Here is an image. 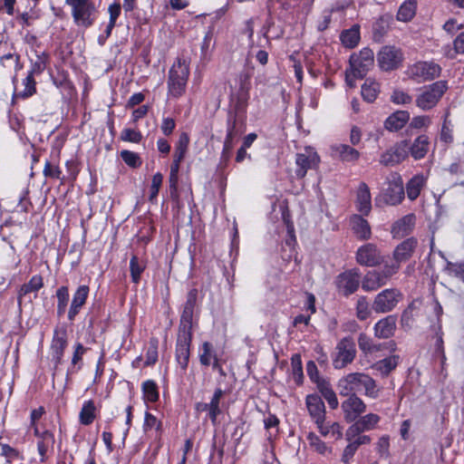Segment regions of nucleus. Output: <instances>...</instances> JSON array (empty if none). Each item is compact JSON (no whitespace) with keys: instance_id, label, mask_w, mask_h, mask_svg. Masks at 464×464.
<instances>
[{"instance_id":"obj_1","label":"nucleus","mask_w":464,"mask_h":464,"mask_svg":"<svg viewBox=\"0 0 464 464\" xmlns=\"http://www.w3.org/2000/svg\"><path fill=\"white\" fill-rule=\"evenodd\" d=\"M189 73V63L184 58H177L168 73L169 98L179 99L186 92Z\"/></svg>"},{"instance_id":"obj_2","label":"nucleus","mask_w":464,"mask_h":464,"mask_svg":"<svg viewBox=\"0 0 464 464\" xmlns=\"http://www.w3.org/2000/svg\"><path fill=\"white\" fill-rule=\"evenodd\" d=\"M405 196L403 181L398 173L394 172L387 177L384 187L380 195L375 198L377 206L381 203L390 206L400 204Z\"/></svg>"},{"instance_id":"obj_3","label":"nucleus","mask_w":464,"mask_h":464,"mask_svg":"<svg viewBox=\"0 0 464 464\" xmlns=\"http://www.w3.org/2000/svg\"><path fill=\"white\" fill-rule=\"evenodd\" d=\"M71 7L72 17L77 26L89 28L96 20V6L92 0H65Z\"/></svg>"},{"instance_id":"obj_4","label":"nucleus","mask_w":464,"mask_h":464,"mask_svg":"<svg viewBox=\"0 0 464 464\" xmlns=\"http://www.w3.org/2000/svg\"><path fill=\"white\" fill-rule=\"evenodd\" d=\"M449 86L447 81H437L424 86L415 99L418 108L422 111H430L437 106Z\"/></svg>"},{"instance_id":"obj_5","label":"nucleus","mask_w":464,"mask_h":464,"mask_svg":"<svg viewBox=\"0 0 464 464\" xmlns=\"http://www.w3.org/2000/svg\"><path fill=\"white\" fill-rule=\"evenodd\" d=\"M334 285L339 295L345 297L354 294L361 285V272L353 267L340 273L334 279Z\"/></svg>"},{"instance_id":"obj_6","label":"nucleus","mask_w":464,"mask_h":464,"mask_svg":"<svg viewBox=\"0 0 464 464\" xmlns=\"http://www.w3.org/2000/svg\"><path fill=\"white\" fill-rule=\"evenodd\" d=\"M440 64L432 61H421L415 63L408 68V75L411 79L418 82H430L440 77L441 73Z\"/></svg>"},{"instance_id":"obj_7","label":"nucleus","mask_w":464,"mask_h":464,"mask_svg":"<svg viewBox=\"0 0 464 464\" xmlns=\"http://www.w3.org/2000/svg\"><path fill=\"white\" fill-rule=\"evenodd\" d=\"M356 356V347L351 336L342 338L335 347L333 355V366L334 369H343L352 363Z\"/></svg>"},{"instance_id":"obj_8","label":"nucleus","mask_w":464,"mask_h":464,"mask_svg":"<svg viewBox=\"0 0 464 464\" xmlns=\"http://www.w3.org/2000/svg\"><path fill=\"white\" fill-rule=\"evenodd\" d=\"M401 299L402 294L399 289H384L375 296L372 303V309L378 314L389 313L397 306Z\"/></svg>"},{"instance_id":"obj_9","label":"nucleus","mask_w":464,"mask_h":464,"mask_svg":"<svg viewBox=\"0 0 464 464\" xmlns=\"http://www.w3.org/2000/svg\"><path fill=\"white\" fill-rule=\"evenodd\" d=\"M374 63V53L370 48L362 49L350 57V69L353 77L363 78Z\"/></svg>"},{"instance_id":"obj_10","label":"nucleus","mask_w":464,"mask_h":464,"mask_svg":"<svg viewBox=\"0 0 464 464\" xmlns=\"http://www.w3.org/2000/svg\"><path fill=\"white\" fill-rule=\"evenodd\" d=\"M67 345L68 333L66 327L63 325L56 326L53 330L50 346V353L54 368H57L62 363Z\"/></svg>"},{"instance_id":"obj_11","label":"nucleus","mask_w":464,"mask_h":464,"mask_svg":"<svg viewBox=\"0 0 464 464\" xmlns=\"http://www.w3.org/2000/svg\"><path fill=\"white\" fill-rule=\"evenodd\" d=\"M192 336L178 334L175 346V362L177 363V372L183 376L188 369L190 358Z\"/></svg>"},{"instance_id":"obj_12","label":"nucleus","mask_w":464,"mask_h":464,"mask_svg":"<svg viewBox=\"0 0 464 464\" xmlns=\"http://www.w3.org/2000/svg\"><path fill=\"white\" fill-rule=\"evenodd\" d=\"M409 156V140H403L385 150L380 157V163L384 166H394Z\"/></svg>"},{"instance_id":"obj_13","label":"nucleus","mask_w":464,"mask_h":464,"mask_svg":"<svg viewBox=\"0 0 464 464\" xmlns=\"http://www.w3.org/2000/svg\"><path fill=\"white\" fill-rule=\"evenodd\" d=\"M356 262L362 266L373 267L382 263V256L376 245L367 243L361 246L355 253Z\"/></svg>"},{"instance_id":"obj_14","label":"nucleus","mask_w":464,"mask_h":464,"mask_svg":"<svg viewBox=\"0 0 464 464\" xmlns=\"http://www.w3.org/2000/svg\"><path fill=\"white\" fill-rule=\"evenodd\" d=\"M320 158L316 151L312 148H305L304 152L296 154L295 157V176L298 179H303L309 169H314L318 166Z\"/></svg>"},{"instance_id":"obj_15","label":"nucleus","mask_w":464,"mask_h":464,"mask_svg":"<svg viewBox=\"0 0 464 464\" xmlns=\"http://www.w3.org/2000/svg\"><path fill=\"white\" fill-rule=\"evenodd\" d=\"M365 376L366 374L362 372H353L341 378L337 385L340 395L348 396L362 392Z\"/></svg>"},{"instance_id":"obj_16","label":"nucleus","mask_w":464,"mask_h":464,"mask_svg":"<svg viewBox=\"0 0 464 464\" xmlns=\"http://www.w3.org/2000/svg\"><path fill=\"white\" fill-rule=\"evenodd\" d=\"M402 53L394 46H384L378 53L377 61L383 71L396 69L402 62Z\"/></svg>"},{"instance_id":"obj_17","label":"nucleus","mask_w":464,"mask_h":464,"mask_svg":"<svg viewBox=\"0 0 464 464\" xmlns=\"http://www.w3.org/2000/svg\"><path fill=\"white\" fill-rule=\"evenodd\" d=\"M380 420V416L375 413H368L361 417L346 430V440H351V439L356 435L373 430L379 423Z\"/></svg>"},{"instance_id":"obj_18","label":"nucleus","mask_w":464,"mask_h":464,"mask_svg":"<svg viewBox=\"0 0 464 464\" xmlns=\"http://www.w3.org/2000/svg\"><path fill=\"white\" fill-rule=\"evenodd\" d=\"M342 402L344 419L348 422L354 421L366 411V404L356 394L348 395Z\"/></svg>"},{"instance_id":"obj_19","label":"nucleus","mask_w":464,"mask_h":464,"mask_svg":"<svg viewBox=\"0 0 464 464\" xmlns=\"http://www.w3.org/2000/svg\"><path fill=\"white\" fill-rule=\"evenodd\" d=\"M90 287L86 285L78 286L72 295L67 318L70 322L74 321L77 314L80 313L83 305L85 304L89 296Z\"/></svg>"},{"instance_id":"obj_20","label":"nucleus","mask_w":464,"mask_h":464,"mask_svg":"<svg viewBox=\"0 0 464 464\" xmlns=\"http://www.w3.org/2000/svg\"><path fill=\"white\" fill-rule=\"evenodd\" d=\"M223 352L219 353L212 343L203 342L198 351L199 362L204 367H208L222 357Z\"/></svg>"},{"instance_id":"obj_21","label":"nucleus","mask_w":464,"mask_h":464,"mask_svg":"<svg viewBox=\"0 0 464 464\" xmlns=\"http://www.w3.org/2000/svg\"><path fill=\"white\" fill-rule=\"evenodd\" d=\"M305 404L310 417L314 422L325 418V406L322 398L317 394H309L306 396Z\"/></svg>"},{"instance_id":"obj_22","label":"nucleus","mask_w":464,"mask_h":464,"mask_svg":"<svg viewBox=\"0 0 464 464\" xmlns=\"http://www.w3.org/2000/svg\"><path fill=\"white\" fill-rule=\"evenodd\" d=\"M417 245L418 241L415 237H409L402 241L393 251L394 260L401 264L410 259Z\"/></svg>"},{"instance_id":"obj_23","label":"nucleus","mask_w":464,"mask_h":464,"mask_svg":"<svg viewBox=\"0 0 464 464\" xmlns=\"http://www.w3.org/2000/svg\"><path fill=\"white\" fill-rule=\"evenodd\" d=\"M416 222L414 214H408L401 218L398 219L392 227V233L394 237H403L409 235Z\"/></svg>"},{"instance_id":"obj_24","label":"nucleus","mask_w":464,"mask_h":464,"mask_svg":"<svg viewBox=\"0 0 464 464\" xmlns=\"http://www.w3.org/2000/svg\"><path fill=\"white\" fill-rule=\"evenodd\" d=\"M356 208L361 214L365 216H367L372 209L371 192L366 183L362 182L358 187L356 194Z\"/></svg>"},{"instance_id":"obj_25","label":"nucleus","mask_w":464,"mask_h":464,"mask_svg":"<svg viewBox=\"0 0 464 464\" xmlns=\"http://www.w3.org/2000/svg\"><path fill=\"white\" fill-rule=\"evenodd\" d=\"M430 149V139L425 134L419 135L411 144L409 143V155L415 160L423 159Z\"/></svg>"},{"instance_id":"obj_26","label":"nucleus","mask_w":464,"mask_h":464,"mask_svg":"<svg viewBox=\"0 0 464 464\" xmlns=\"http://www.w3.org/2000/svg\"><path fill=\"white\" fill-rule=\"evenodd\" d=\"M396 317L388 315L379 320L374 325V333L378 338L387 339L394 334L396 330Z\"/></svg>"},{"instance_id":"obj_27","label":"nucleus","mask_w":464,"mask_h":464,"mask_svg":"<svg viewBox=\"0 0 464 464\" xmlns=\"http://www.w3.org/2000/svg\"><path fill=\"white\" fill-rule=\"evenodd\" d=\"M385 285L379 270H369L362 277L361 276V285L365 292L376 291Z\"/></svg>"},{"instance_id":"obj_28","label":"nucleus","mask_w":464,"mask_h":464,"mask_svg":"<svg viewBox=\"0 0 464 464\" xmlns=\"http://www.w3.org/2000/svg\"><path fill=\"white\" fill-rule=\"evenodd\" d=\"M350 225L352 230L356 237L362 240H366L371 237V227L366 219L360 215H353L351 217Z\"/></svg>"},{"instance_id":"obj_29","label":"nucleus","mask_w":464,"mask_h":464,"mask_svg":"<svg viewBox=\"0 0 464 464\" xmlns=\"http://www.w3.org/2000/svg\"><path fill=\"white\" fill-rule=\"evenodd\" d=\"M410 120V113L407 111H397L391 114L384 121V127L389 131L401 130Z\"/></svg>"},{"instance_id":"obj_30","label":"nucleus","mask_w":464,"mask_h":464,"mask_svg":"<svg viewBox=\"0 0 464 464\" xmlns=\"http://www.w3.org/2000/svg\"><path fill=\"white\" fill-rule=\"evenodd\" d=\"M334 156L343 161L354 162L360 158V152L347 144H335L331 147Z\"/></svg>"},{"instance_id":"obj_31","label":"nucleus","mask_w":464,"mask_h":464,"mask_svg":"<svg viewBox=\"0 0 464 464\" xmlns=\"http://www.w3.org/2000/svg\"><path fill=\"white\" fill-rule=\"evenodd\" d=\"M320 434L324 437H331L334 439H339L342 437V427L336 422L326 421L325 418L319 420L314 422Z\"/></svg>"},{"instance_id":"obj_32","label":"nucleus","mask_w":464,"mask_h":464,"mask_svg":"<svg viewBox=\"0 0 464 464\" xmlns=\"http://www.w3.org/2000/svg\"><path fill=\"white\" fill-rule=\"evenodd\" d=\"M426 184V178L422 174L413 176L406 184L407 197L410 200H415L420 194Z\"/></svg>"},{"instance_id":"obj_33","label":"nucleus","mask_w":464,"mask_h":464,"mask_svg":"<svg viewBox=\"0 0 464 464\" xmlns=\"http://www.w3.org/2000/svg\"><path fill=\"white\" fill-rule=\"evenodd\" d=\"M223 395L224 392L222 389L217 388L208 402V417L213 425L218 424V416L221 413L220 401Z\"/></svg>"},{"instance_id":"obj_34","label":"nucleus","mask_w":464,"mask_h":464,"mask_svg":"<svg viewBox=\"0 0 464 464\" xmlns=\"http://www.w3.org/2000/svg\"><path fill=\"white\" fill-rule=\"evenodd\" d=\"M235 129L236 120L234 121L233 123H230V121H228L227 131L224 140L223 150L221 152V162L224 164H226L229 160L232 154V150L234 148L233 139L236 136Z\"/></svg>"},{"instance_id":"obj_35","label":"nucleus","mask_w":464,"mask_h":464,"mask_svg":"<svg viewBox=\"0 0 464 464\" xmlns=\"http://www.w3.org/2000/svg\"><path fill=\"white\" fill-rule=\"evenodd\" d=\"M54 436L49 430H44L41 433V439L37 441V450L40 455V461L44 462L47 459L46 453L53 448Z\"/></svg>"},{"instance_id":"obj_36","label":"nucleus","mask_w":464,"mask_h":464,"mask_svg":"<svg viewBox=\"0 0 464 464\" xmlns=\"http://www.w3.org/2000/svg\"><path fill=\"white\" fill-rule=\"evenodd\" d=\"M360 38V26L358 24L343 30L340 35V40L346 48H354L359 44Z\"/></svg>"},{"instance_id":"obj_37","label":"nucleus","mask_w":464,"mask_h":464,"mask_svg":"<svg viewBox=\"0 0 464 464\" xmlns=\"http://www.w3.org/2000/svg\"><path fill=\"white\" fill-rule=\"evenodd\" d=\"M416 10V0H405L399 7L397 20L404 23L410 22L415 16Z\"/></svg>"},{"instance_id":"obj_38","label":"nucleus","mask_w":464,"mask_h":464,"mask_svg":"<svg viewBox=\"0 0 464 464\" xmlns=\"http://www.w3.org/2000/svg\"><path fill=\"white\" fill-rule=\"evenodd\" d=\"M380 84L372 78H367L362 86V96L364 101L372 102L378 97Z\"/></svg>"},{"instance_id":"obj_39","label":"nucleus","mask_w":464,"mask_h":464,"mask_svg":"<svg viewBox=\"0 0 464 464\" xmlns=\"http://www.w3.org/2000/svg\"><path fill=\"white\" fill-rule=\"evenodd\" d=\"M193 314V310L183 308L178 334L192 336Z\"/></svg>"},{"instance_id":"obj_40","label":"nucleus","mask_w":464,"mask_h":464,"mask_svg":"<svg viewBox=\"0 0 464 464\" xmlns=\"http://www.w3.org/2000/svg\"><path fill=\"white\" fill-rule=\"evenodd\" d=\"M96 407L93 401H85L79 414L80 422L83 425H90L93 422L96 415Z\"/></svg>"},{"instance_id":"obj_41","label":"nucleus","mask_w":464,"mask_h":464,"mask_svg":"<svg viewBox=\"0 0 464 464\" xmlns=\"http://www.w3.org/2000/svg\"><path fill=\"white\" fill-rule=\"evenodd\" d=\"M399 356L392 355L382 360L378 361L373 368L382 375H388L398 365Z\"/></svg>"},{"instance_id":"obj_42","label":"nucleus","mask_w":464,"mask_h":464,"mask_svg":"<svg viewBox=\"0 0 464 464\" xmlns=\"http://www.w3.org/2000/svg\"><path fill=\"white\" fill-rule=\"evenodd\" d=\"M44 286V280L40 275H34L31 277L28 283L24 284L19 292L18 297L22 298L23 296L32 293L38 292Z\"/></svg>"},{"instance_id":"obj_43","label":"nucleus","mask_w":464,"mask_h":464,"mask_svg":"<svg viewBox=\"0 0 464 464\" xmlns=\"http://www.w3.org/2000/svg\"><path fill=\"white\" fill-rule=\"evenodd\" d=\"M291 378L297 385L303 383V364L301 355L298 353L294 354L291 358Z\"/></svg>"},{"instance_id":"obj_44","label":"nucleus","mask_w":464,"mask_h":464,"mask_svg":"<svg viewBox=\"0 0 464 464\" xmlns=\"http://www.w3.org/2000/svg\"><path fill=\"white\" fill-rule=\"evenodd\" d=\"M306 439L309 446L318 454L325 456L331 453V448H329L315 433L309 432Z\"/></svg>"},{"instance_id":"obj_45","label":"nucleus","mask_w":464,"mask_h":464,"mask_svg":"<svg viewBox=\"0 0 464 464\" xmlns=\"http://www.w3.org/2000/svg\"><path fill=\"white\" fill-rule=\"evenodd\" d=\"M189 143V137L186 132H182L175 146V151L173 158L177 159V161H182L186 156L188 147Z\"/></svg>"},{"instance_id":"obj_46","label":"nucleus","mask_w":464,"mask_h":464,"mask_svg":"<svg viewBox=\"0 0 464 464\" xmlns=\"http://www.w3.org/2000/svg\"><path fill=\"white\" fill-rule=\"evenodd\" d=\"M439 255L446 260L445 270L450 276H453L462 282H464V262L460 263H452L448 261L441 251H439Z\"/></svg>"},{"instance_id":"obj_47","label":"nucleus","mask_w":464,"mask_h":464,"mask_svg":"<svg viewBox=\"0 0 464 464\" xmlns=\"http://www.w3.org/2000/svg\"><path fill=\"white\" fill-rule=\"evenodd\" d=\"M158 348H159V340L156 337H152L150 340L149 347L147 349L145 354V366H151L155 364L158 361Z\"/></svg>"},{"instance_id":"obj_48","label":"nucleus","mask_w":464,"mask_h":464,"mask_svg":"<svg viewBox=\"0 0 464 464\" xmlns=\"http://www.w3.org/2000/svg\"><path fill=\"white\" fill-rule=\"evenodd\" d=\"M143 397L150 402H155L159 399L158 386L154 381L148 380L142 383Z\"/></svg>"},{"instance_id":"obj_49","label":"nucleus","mask_w":464,"mask_h":464,"mask_svg":"<svg viewBox=\"0 0 464 464\" xmlns=\"http://www.w3.org/2000/svg\"><path fill=\"white\" fill-rule=\"evenodd\" d=\"M146 266L142 261H140L136 256H132L130 261V276L133 283L138 284L140 280V276L144 271Z\"/></svg>"},{"instance_id":"obj_50","label":"nucleus","mask_w":464,"mask_h":464,"mask_svg":"<svg viewBox=\"0 0 464 464\" xmlns=\"http://www.w3.org/2000/svg\"><path fill=\"white\" fill-rule=\"evenodd\" d=\"M85 352L86 348L81 343H77L74 345V352L72 357V366L68 368L67 375L73 374L81 369V366L76 367V365L82 361V355Z\"/></svg>"},{"instance_id":"obj_51","label":"nucleus","mask_w":464,"mask_h":464,"mask_svg":"<svg viewBox=\"0 0 464 464\" xmlns=\"http://www.w3.org/2000/svg\"><path fill=\"white\" fill-rule=\"evenodd\" d=\"M163 182V175L160 172H157L152 176L151 184L150 187L149 200L155 202L157 200L160 187Z\"/></svg>"},{"instance_id":"obj_52","label":"nucleus","mask_w":464,"mask_h":464,"mask_svg":"<svg viewBox=\"0 0 464 464\" xmlns=\"http://www.w3.org/2000/svg\"><path fill=\"white\" fill-rule=\"evenodd\" d=\"M362 390L364 391V395L371 399L379 397L380 388L377 387L376 382L367 374L362 382Z\"/></svg>"},{"instance_id":"obj_53","label":"nucleus","mask_w":464,"mask_h":464,"mask_svg":"<svg viewBox=\"0 0 464 464\" xmlns=\"http://www.w3.org/2000/svg\"><path fill=\"white\" fill-rule=\"evenodd\" d=\"M121 157L124 163L130 168L136 169L142 164V160L140 155L136 152L128 150H123L121 151Z\"/></svg>"},{"instance_id":"obj_54","label":"nucleus","mask_w":464,"mask_h":464,"mask_svg":"<svg viewBox=\"0 0 464 464\" xmlns=\"http://www.w3.org/2000/svg\"><path fill=\"white\" fill-rule=\"evenodd\" d=\"M371 314L369 304L365 296H360L356 303V316L359 320L364 321Z\"/></svg>"},{"instance_id":"obj_55","label":"nucleus","mask_w":464,"mask_h":464,"mask_svg":"<svg viewBox=\"0 0 464 464\" xmlns=\"http://www.w3.org/2000/svg\"><path fill=\"white\" fill-rule=\"evenodd\" d=\"M48 55L45 53H42L41 54L36 55V60L33 63L32 68L29 73L40 74L42 73L47 65Z\"/></svg>"},{"instance_id":"obj_56","label":"nucleus","mask_w":464,"mask_h":464,"mask_svg":"<svg viewBox=\"0 0 464 464\" xmlns=\"http://www.w3.org/2000/svg\"><path fill=\"white\" fill-rule=\"evenodd\" d=\"M440 139L444 143H451L453 140L452 129L450 127V121H448V113H446L444 117Z\"/></svg>"},{"instance_id":"obj_57","label":"nucleus","mask_w":464,"mask_h":464,"mask_svg":"<svg viewBox=\"0 0 464 464\" xmlns=\"http://www.w3.org/2000/svg\"><path fill=\"white\" fill-rule=\"evenodd\" d=\"M152 429H155L157 431L160 430L161 422L158 420V419L153 414L146 411L144 416L143 430L147 432Z\"/></svg>"},{"instance_id":"obj_58","label":"nucleus","mask_w":464,"mask_h":464,"mask_svg":"<svg viewBox=\"0 0 464 464\" xmlns=\"http://www.w3.org/2000/svg\"><path fill=\"white\" fill-rule=\"evenodd\" d=\"M121 139L123 141L140 143L142 140V134L139 130L128 128L121 131Z\"/></svg>"},{"instance_id":"obj_59","label":"nucleus","mask_w":464,"mask_h":464,"mask_svg":"<svg viewBox=\"0 0 464 464\" xmlns=\"http://www.w3.org/2000/svg\"><path fill=\"white\" fill-rule=\"evenodd\" d=\"M248 93L244 88L241 89L236 102L235 109L237 114H244L246 109Z\"/></svg>"},{"instance_id":"obj_60","label":"nucleus","mask_w":464,"mask_h":464,"mask_svg":"<svg viewBox=\"0 0 464 464\" xmlns=\"http://www.w3.org/2000/svg\"><path fill=\"white\" fill-rule=\"evenodd\" d=\"M178 183H179V175L169 174V185L170 197L173 200H175L178 204H179V189H178Z\"/></svg>"},{"instance_id":"obj_61","label":"nucleus","mask_w":464,"mask_h":464,"mask_svg":"<svg viewBox=\"0 0 464 464\" xmlns=\"http://www.w3.org/2000/svg\"><path fill=\"white\" fill-rule=\"evenodd\" d=\"M431 123V120L430 116L427 115H420L415 116L411 119L410 122V127L412 129H422L428 128Z\"/></svg>"},{"instance_id":"obj_62","label":"nucleus","mask_w":464,"mask_h":464,"mask_svg":"<svg viewBox=\"0 0 464 464\" xmlns=\"http://www.w3.org/2000/svg\"><path fill=\"white\" fill-rule=\"evenodd\" d=\"M400 268V263L396 261L392 264H385L383 269L379 271L380 275L383 278L384 282L387 284L388 280L398 272Z\"/></svg>"},{"instance_id":"obj_63","label":"nucleus","mask_w":464,"mask_h":464,"mask_svg":"<svg viewBox=\"0 0 464 464\" xmlns=\"http://www.w3.org/2000/svg\"><path fill=\"white\" fill-rule=\"evenodd\" d=\"M391 99L392 102L396 104H408L412 101L410 94L401 90H395L392 94Z\"/></svg>"},{"instance_id":"obj_64","label":"nucleus","mask_w":464,"mask_h":464,"mask_svg":"<svg viewBox=\"0 0 464 464\" xmlns=\"http://www.w3.org/2000/svg\"><path fill=\"white\" fill-rule=\"evenodd\" d=\"M24 90L22 92L23 97H29L35 92V81L34 75L29 73L23 82Z\"/></svg>"}]
</instances>
